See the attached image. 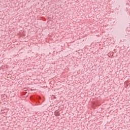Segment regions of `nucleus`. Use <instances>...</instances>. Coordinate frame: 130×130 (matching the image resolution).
<instances>
[{"instance_id":"1","label":"nucleus","mask_w":130,"mask_h":130,"mask_svg":"<svg viewBox=\"0 0 130 130\" xmlns=\"http://www.w3.org/2000/svg\"><path fill=\"white\" fill-rule=\"evenodd\" d=\"M54 115H55V116H59V115H60L59 111H58V110L55 111L54 112Z\"/></svg>"},{"instance_id":"2","label":"nucleus","mask_w":130,"mask_h":130,"mask_svg":"<svg viewBox=\"0 0 130 130\" xmlns=\"http://www.w3.org/2000/svg\"><path fill=\"white\" fill-rule=\"evenodd\" d=\"M112 56H113V53H112Z\"/></svg>"}]
</instances>
